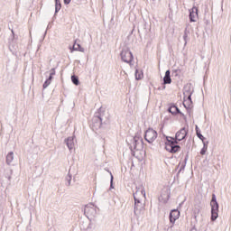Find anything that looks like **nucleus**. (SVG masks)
Returning <instances> with one entry per match:
<instances>
[{
    "instance_id": "40",
    "label": "nucleus",
    "mask_w": 231,
    "mask_h": 231,
    "mask_svg": "<svg viewBox=\"0 0 231 231\" xmlns=\"http://www.w3.org/2000/svg\"><path fill=\"white\" fill-rule=\"evenodd\" d=\"M192 230H196V226H193V227H192Z\"/></svg>"
},
{
    "instance_id": "29",
    "label": "nucleus",
    "mask_w": 231,
    "mask_h": 231,
    "mask_svg": "<svg viewBox=\"0 0 231 231\" xmlns=\"http://www.w3.org/2000/svg\"><path fill=\"white\" fill-rule=\"evenodd\" d=\"M113 180H114L113 173L110 172V189H115V187H113Z\"/></svg>"
},
{
    "instance_id": "4",
    "label": "nucleus",
    "mask_w": 231,
    "mask_h": 231,
    "mask_svg": "<svg viewBox=\"0 0 231 231\" xmlns=\"http://www.w3.org/2000/svg\"><path fill=\"white\" fill-rule=\"evenodd\" d=\"M120 57L123 62H125L126 64H131L133 62V60L134 59L133 56V52H131V50L127 47H124L120 52Z\"/></svg>"
},
{
    "instance_id": "20",
    "label": "nucleus",
    "mask_w": 231,
    "mask_h": 231,
    "mask_svg": "<svg viewBox=\"0 0 231 231\" xmlns=\"http://www.w3.org/2000/svg\"><path fill=\"white\" fill-rule=\"evenodd\" d=\"M141 194L143 198H145V188L143 185L136 187V191L134 194Z\"/></svg>"
},
{
    "instance_id": "17",
    "label": "nucleus",
    "mask_w": 231,
    "mask_h": 231,
    "mask_svg": "<svg viewBox=\"0 0 231 231\" xmlns=\"http://www.w3.org/2000/svg\"><path fill=\"white\" fill-rule=\"evenodd\" d=\"M169 113H171L172 115H178V113H181V111L180 110V108L178 106H176L175 105H171L169 108H168Z\"/></svg>"
},
{
    "instance_id": "28",
    "label": "nucleus",
    "mask_w": 231,
    "mask_h": 231,
    "mask_svg": "<svg viewBox=\"0 0 231 231\" xmlns=\"http://www.w3.org/2000/svg\"><path fill=\"white\" fill-rule=\"evenodd\" d=\"M180 73H181L180 69H175L172 71V75H174V77H178Z\"/></svg>"
},
{
    "instance_id": "32",
    "label": "nucleus",
    "mask_w": 231,
    "mask_h": 231,
    "mask_svg": "<svg viewBox=\"0 0 231 231\" xmlns=\"http://www.w3.org/2000/svg\"><path fill=\"white\" fill-rule=\"evenodd\" d=\"M207 148H202L201 150H200V154L203 156V155H205V154H207Z\"/></svg>"
},
{
    "instance_id": "30",
    "label": "nucleus",
    "mask_w": 231,
    "mask_h": 231,
    "mask_svg": "<svg viewBox=\"0 0 231 231\" xmlns=\"http://www.w3.org/2000/svg\"><path fill=\"white\" fill-rule=\"evenodd\" d=\"M135 79L136 80H142V75H138V69L135 70Z\"/></svg>"
},
{
    "instance_id": "39",
    "label": "nucleus",
    "mask_w": 231,
    "mask_h": 231,
    "mask_svg": "<svg viewBox=\"0 0 231 231\" xmlns=\"http://www.w3.org/2000/svg\"><path fill=\"white\" fill-rule=\"evenodd\" d=\"M171 199V195H167V201Z\"/></svg>"
},
{
    "instance_id": "26",
    "label": "nucleus",
    "mask_w": 231,
    "mask_h": 231,
    "mask_svg": "<svg viewBox=\"0 0 231 231\" xmlns=\"http://www.w3.org/2000/svg\"><path fill=\"white\" fill-rule=\"evenodd\" d=\"M165 145H173V137L167 136Z\"/></svg>"
},
{
    "instance_id": "14",
    "label": "nucleus",
    "mask_w": 231,
    "mask_h": 231,
    "mask_svg": "<svg viewBox=\"0 0 231 231\" xmlns=\"http://www.w3.org/2000/svg\"><path fill=\"white\" fill-rule=\"evenodd\" d=\"M134 214L138 215V205H142V201L139 199H136V194L134 193Z\"/></svg>"
},
{
    "instance_id": "38",
    "label": "nucleus",
    "mask_w": 231,
    "mask_h": 231,
    "mask_svg": "<svg viewBox=\"0 0 231 231\" xmlns=\"http://www.w3.org/2000/svg\"><path fill=\"white\" fill-rule=\"evenodd\" d=\"M178 115H180V116H182V117H184V118H185V114H183L182 112L178 113Z\"/></svg>"
},
{
    "instance_id": "12",
    "label": "nucleus",
    "mask_w": 231,
    "mask_h": 231,
    "mask_svg": "<svg viewBox=\"0 0 231 231\" xmlns=\"http://www.w3.org/2000/svg\"><path fill=\"white\" fill-rule=\"evenodd\" d=\"M65 143L69 151L75 147V136H70L65 139Z\"/></svg>"
},
{
    "instance_id": "25",
    "label": "nucleus",
    "mask_w": 231,
    "mask_h": 231,
    "mask_svg": "<svg viewBox=\"0 0 231 231\" xmlns=\"http://www.w3.org/2000/svg\"><path fill=\"white\" fill-rule=\"evenodd\" d=\"M71 178H72V176H71V173H68V175H67V177H66V185H67V187H69V185H71Z\"/></svg>"
},
{
    "instance_id": "15",
    "label": "nucleus",
    "mask_w": 231,
    "mask_h": 231,
    "mask_svg": "<svg viewBox=\"0 0 231 231\" xmlns=\"http://www.w3.org/2000/svg\"><path fill=\"white\" fill-rule=\"evenodd\" d=\"M19 48V45H17V42H15V40H12L10 42H9V50L10 51H17Z\"/></svg>"
},
{
    "instance_id": "2",
    "label": "nucleus",
    "mask_w": 231,
    "mask_h": 231,
    "mask_svg": "<svg viewBox=\"0 0 231 231\" xmlns=\"http://www.w3.org/2000/svg\"><path fill=\"white\" fill-rule=\"evenodd\" d=\"M192 93H194V90L192 88H190V85H187L186 87H184L183 106H184L185 109H187L188 113H190V106H192Z\"/></svg>"
},
{
    "instance_id": "36",
    "label": "nucleus",
    "mask_w": 231,
    "mask_h": 231,
    "mask_svg": "<svg viewBox=\"0 0 231 231\" xmlns=\"http://www.w3.org/2000/svg\"><path fill=\"white\" fill-rule=\"evenodd\" d=\"M64 5H69L71 0H63Z\"/></svg>"
},
{
    "instance_id": "35",
    "label": "nucleus",
    "mask_w": 231,
    "mask_h": 231,
    "mask_svg": "<svg viewBox=\"0 0 231 231\" xmlns=\"http://www.w3.org/2000/svg\"><path fill=\"white\" fill-rule=\"evenodd\" d=\"M47 80H49V82H51V80H53V76L51 74H50V76L47 79Z\"/></svg>"
},
{
    "instance_id": "34",
    "label": "nucleus",
    "mask_w": 231,
    "mask_h": 231,
    "mask_svg": "<svg viewBox=\"0 0 231 231\" xmlns=\"http://www.w3.org/2000/svg\"><path fill=\"white\" fill-rule=\"evenodd\" d=\"M179 142L180 141H178V139H176V137L175 138L173 137V145H178Z\"/></svg>"
},
{
    "instance_id": "33",
    "label": "nucleus",
    "mask_w": 231,
    "mask_h": 231,
    "mask_svg": "<svg viewBox=\"0 0 231 231\" xmlns=\"http://www.w3.org/2000/svg\"><path fill=\"white\" fill-rule=\"evenodd\" d=\"M141 210H143V204H139L138 205V212H141Z\"/></svg>"
},
{
    "instance_id": "23",
    "label": "nucleus",
    "mask_w": 231,
    "mask_h": 231,
    "mask_svg": "<svg viewBox=\"0 0 231 231\" xmlns=\"http://www.w3.org/2000/svg\"><path fill=\"white\" fill-rule=\"evenodd\" d=\"M190 33V31L189 29L184 30V34H183V40H184V46H187V42L189 41V34Z\"/></svg>"
},
{
    "instance_id": "24",
    "label": "nucleus",
    "mask_w": 231,
    "mask_h": 231,
    "mask_svg": "<svg viewBox=\"0 0 231 231\" xmlns=\"http://www.w3.org/2000/svg\"><path fill=\"white\" fill-rule=\"evenodd\" d=\"M71 82L74 84V86H79V84H80L79 77L75 75L71 76Z\"/></svg>"
},
{
    "instance_id": "5",
    "label": "nucleus",
    "mask_w": 231,
    "mask_h": 231,
    "mask_svg": "<svg viewBox=\"0 0 231 231\" xmlns=\"http://www.w3.org/2000/svg\"><path fill=\"white\" fill-rule=\"evenodd\" d=\"M84 215L88 219H93L97 216V206L93 204H88L84 208Z\"/></svg>"
},
{
    "instance_id": "6",
    "label": "nucleus",
    "mask_w": 231,
    "mask_h": 231,
    "mask_svg": "<svg viewBox=\"0 0 231 231\" xmlns=\"http://www.w3.org/2000/svg\"><path fill=\"white\" fill-rule=\"evenodd\" d=\"M158 138V132L152 128H148L144 133V140L148 143H152Z\"/></svg>"
},
{
    "instance_id": "21",
    "label": "nucleus",
    "mask_w": 231,
    "mask_h": 231,
    "mask_svg": "<svg viewBox=\"0 0 231 231\" xmlns=\"http://www.w3.org/2000/svg\"><path fill=\"white\" fill-rule=\"evenodd\" d=\"M195 131L198 138L201 140V142H203L205 140V137L203 136V134H201V130H199V127H198V125H196Z\"/></svg>"
},
{
    "instance_id": "1",
    "label": "nucleus",
    "mask_w": 231,
    "mask_h": 231,
    "mask_svg": "<svg viewBox=\"0 0 231 231\" xmlns=\"http://www.w3.org/2000/svg\"><path fill=\"white\" fill-rule=\"evenodd\" d=\"M128 145L132 156H134L135 158H138L136 152H143V139L138 135L132 137L130 142L128 143Z\"/></svg>"
},
{
    "instance_id": "37",
    "label": "nucleus",
    "mask_w": 231,
    "mask_h": 231,
    "mask_svg": "<svg viewBox=\"0 0 231 231\" xmlns=\"http://www.w3.org/2000/svg\"><path fill=\"white\" fill-rule=\"evenodd\" d=\"M50 75H52V77H53V75H55V69H51Z\"/></svg>"
},
{
    "instance_id": "16",
    "label": "nucleus",
    "mask_w": 231,
    "mask_h": 231,
    "mask_svg": "<svg viewBox=\"0 0 231 231\" xmlns=\"http://www.w3.org/2000/svg\"><path fill=\"white\" fill-rule=\"evenodd\" d=\"M187 162H189V152H187V153H186V156L184 158V162L181 164V166H180V170H179V171L177 173V176L180 175V172H181V171H185V167L187 166Z\"/></svg>"
},
{
    "instance_id": "19",
    "label": "nucleus",
    "mask_w": 231,
    "mask_h": 231,
    "mask_svg": "<svg viewBox=\"0 0 231 231\" xmlns=\"http://www.w3.org/2000/svg\"><path fill=\"white\" fill-rule=\"evenodd\" d=\"M72 48H73L74 51H81V53H84V51H85V49L82 48L80 43H77V42H74Z\"/></svg>"
},
{
    "instance_id": "11",
    "label": "nucleus",
    "mask_w": 231,
    "mask_h": 231,
    "mask_svg": "<svg viewBox=\"0 0 231 231\" xmlns=\"http://www.w3.org/2000/svg\"><path fill=\"white\" fill-rule=\"evenodd\" d=\"M165 149L168 152H171V154H174L181 149V146L180 144H171L165 146Z\"/></svg>"
},
{
    "instance_id": "9",
    "label": "nucleus",
    "mask_w": 231,
    "mask_h": 231,
    "mask_svg": "<svg viewBox=\"0 0 231 231\" xmlns=\"http://www.w3.org/2000/svg\"><path fill=\"white\" fill-rule=\"evenodd\" d=\"M189 23H196L198 21V7L193 6L191 9L189 10Z\"/></svg>"
},
{
    "instance_id": "18",
    "label": "nucleus",
    "mask_w": 231,
    "mask_h": 231,
    "mask_svg": "<svg viewBox=\"0 0 231 231\" xmlns=\"http://www.w3.org/2000/svg\"><path fill=\"white\" fill-rule=\"evenodd\" d=\"M60 8H62V4H60V0H55V13H54V18L60 12Z\"/></svg>"
},
{
    "instance_id": "13",
    "label": "nucleus",
    "mask_w": 231,
    "mask_h": 231,
    "mask_svg": "<svg viewBox=\"0 0 231 231\" xmlns=\"http://www.w3.org/2000/svg\"><path fill=\"white\" fill-rule=\"evenodd\" d=\"M172 82V79H171V70L168 69L165 72V76L163 78V86H162V89H165V84H171Z\"/></svg>"
},
{
    "instance_id": "10",
    "label": "nucleus",
    "mask_w": 231,
    "mask_h": 231,
    "mask_svg": "<svg viewBox=\"0 0 231 231\" xmlns=\"http://www.w3.org/2000/svg\"><path fill=\"white\" fill-rule=\"evenodd\" d=\"M102 116H94L92 119V125L94 129H100L102 127Z\"/></svg>"
},
{
    "instance_id": "22",
    "label": "nucleus",
    "mask_w": 231,
    "mask_h": 231,
    "mask_svg": "<svg viewBox=\"0 0 231 231\" xmlns=\"http://www.w3.org/2000/svg\"><path fill=\"white\" fill-rule=\"evenodd\" d=\"M14 162V152H9L6 155V163L10 165V163Z\"/></svg>"
},
{
    "instance_id": "42",
    "label": "nucleus",
    "mask_w": 231,
    "mask_h": 231,
    "mask_svg": "<svg viewBox=\"0 0 231 231\" xmlns=\"http://www.w3.org/2000/svg\"><path fill=\"white\" fill-rule=\"evenodd\" d=\"M12 33H13V35H14V30H12Z\"/></svg>"
},
{
    "instance_id": "3",
    "label": "nucleus",
    "mask_w": 231,
    "mask_h": 231,
    "mask_svg": "<svg viewBox=\"0 0 231 231\" xmlns=\"http://www.w3.org/2000/svg\"><path fill=\"white\" fill-rule=\"evenodd\" d=\"M210 207H211V221H216V219L219 217V203H217V198L216 197V194H212Z\"/></svg>"
},
{
    "instance_id": "7",
    "label": "nucleus",
    "mask_w": 231,
    "mask_h": 231,
    "mask_svg": "<svg viewBox=\"0 0 231 231\" xmlns=\"http://www.w3.org/2000/svg\"><path fill=\"white\" fill-rule=\"evenodd\" d=\"M169 219H170V223L171 224V228H172V226H174V223H176V220L180 219V210L172 209L170 212Z\"/></svg>"
},
{
    "instance_id": "31",
    "label": "nucleus",
    "mask_w": 231,
    "mask_h": 231,
    "mask_svg": "<svg viewBox=\"0 0 231 231\" xmlns=\"http://www.w3.org/2000/svg\"><path fill=\"white\" fill-rule=\"evenodd\" d=\"M202 143H203V148L204 149H208V141H202Z\"/></svg>"
},
{
    "instance_id": "8",
    "label": "nucleus",
    "mask_w": 231,
    "mask_h": 231,
    "mask_svg": "<svg viewBox=\"0 0 231 231\" xmlns=\"http://www.w3.org/2000/svg\"><path fill=\"white\" fill-rule=\"evenodd\" d=\"M188 134H189V130L183 127L176 133L175 138L176 140H178V142H181L182 140H185V138H187Z\"/></svg>"
},
{
    "instance_id": "41",
    "label": "nucleus",
    "mask_w": 231,
    "mask_h": 231,
    "mask_svg": "<svg viewBox=\"0 0 231 231\" xmlns=\"http://www.w3.org/2000/svg\"><path fill=\"white\" fill-rule=\"evenodd\" d=\"M46 33H47V31H45L44 35H46Z\"/></svg>"
},
{
    "instance_id": "27",
    "label": "nucleus",
    "mask_w": 231,
    "mask_h": 231,
    "mask_svg": "<svg viewBox=\"0 0 231 231\" xmlns=\"http://www.w3.org/2000/svg\"><path fill=\"white\" fill-rule=\"evenodd\" d=\"M50 84H51V81L46 79L43 83V89H46V88H48V86H50Z\"/></svg>"
}]
</instances>
